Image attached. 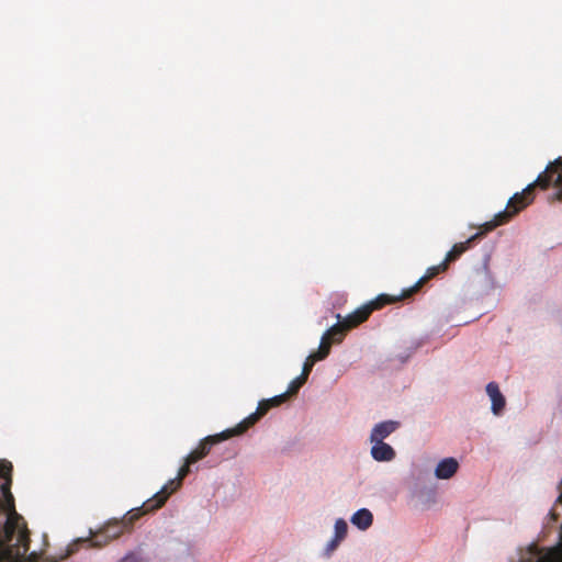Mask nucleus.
I'll use <instances>...</instances> for the list:
<instances>
[{"label":"nucleus","instance_id":"obj_1","mask_svg":"<svg viewBox=\"0 0 562 562\" xmlns=\"http://www.w3.org/2000/svg\"><path fill=\"white\" fill-rule=\"evenodd\" d=\"M7 515V519L0 529V562H57L55 559L40 557L30 550V530L27 525L15 508L0 510Z\"/></svg>","mask_w":562,"mask_h":562},{"label":"nucleus","instance_id":"obj_2","mask_svg":"<svg viewBox=\"0 0 562 562\" xmlns=\"http://www.w3.org/2000/svg\"><path fill=\"white\" fill-rule=\"evenodd\" d=\"M145 507V503L140 507L128 510L121 519L110 520L105 524L92 539L79 538L67 548V553L60 557V560L66 559L72 553L77 552L80 544H89V547H102L110 540L119 538L124 531L131 530L136 520L143 515L154 512Z\"/></svg>","mask_w":562,"mask_h":562},{"label":"nucleus","instance_id":"obj_3","mask_svg":"<svg viewBox=\"0 0 562 562\" xmlns=\"http://www.w3.org/2000/svg\"><path fill=\"white\" fill-rule=\"evenodd\" d=\"M554 173H558L554 179V183L560 184L562 182V157L550 162L546 170L538 176L535 182L528 184L521 192L515 193L508 200L506 209L503 212L509 213V221L533 201V191L536 187H540L541 189L549 188V183L551 182V178Z\"/></svg>","mask_w":562,"mask_h":562},{"label":"nucleus","instance_id":"obj_4","mask_svg":"<svg viewBox=\"0 0 562 562\" xmlns=\"http://www.w3.org/2000/svg\"><path fill=\"white\" fill-rule=\"evenodd\" d=\"M192 463L188 462V457L184 460L183 465L179 469L176 479L170 480L165 484L159 492H157L151 498L145 502V507L148 509H159L167 502L168 497L176 492L182 484L183 479L190 473V467Z\"/></svg>","mask_w":562,"mask_h":562},{"label":"nucleus","instance_id":"obj_5","mask_svg":"<svg viewBox=\"0 0 562 562\" xmlns=\"http://www.w3.org/2000/svg\"><path fill=\"white\" fill-rule=\"evenodd\" d=\"M239 435H243V432L239 431V427L236 425L234 428L226 429L220 434L205 437L203 440L200 441L199 446L187 456L188 462L195 463L202 460L210 453L211 447L213 445L220 443L223 440Z\"/></svg>","mask_w":562,"mask_h":562},{"label":"nucleus","instance_id":"obj_6","mask_svg":"<svg viewBox=\"0 0 562 562\" xmlns=\"http://www.w3.org/2000/svg\"><path fill=\"white\" fill-rule=\"evenodd\" d=\"M13 464L7 459H0V479L3 483L0 485V510H12L15 507L14 497L11 493Z\"/></svg>","mask_w":562,"mask_h":562},{"label":"nucleus","instance_id":"obj_7","mask_svg":"<svg viewBox=\"0 0 562 562\" xmlns=\"http://www.w3.org/2000/svg\"><path fill=\"white\" fill-rule=\"evenodd\" d=\"M293 394L289 393V390L280 395L273 396L269 400H262L259 402L257 411L252 414H250L248 417H246L244 420H241L237 426L239 427V431L243 434L254 426L261 417H263L268 411L272 407L279 406L282 403H284L289 396H292Z\"/></svg>","mask_w":562,"mask_h":562},{"label":"nucleus","instance_id":"obj_8","mask_svg":"<svg viewBox=\"0 0 562 562\" xmlns=\"http://www.w3.org/2000/svg\"><path fill=\"white\" fill-rule=\"evenodd\" d=\"M447 269L448 268H447L446 263H443V261L441 263L437 265V266L429 267L426 270V273L414 285L409 286L408 289L403 290V292L401 294V297L402 299H409V297H412L413 295H415L423 288V285L427 281H429L430 279L435 278L439 273L445 272Z\"/></svg>","mask_w":562,"mask_h":562},{"label":"nucleus","instance_id":"obj_9","mask_svg":"<svg viewBox=\"0 0 562 562\" xmlns=\"http://www.w3.org/2000/svg\"><path fill=\"white\" fill-rule=\"evenodd\" d=\"M316 362L317 361L314 360L311 356H308L305 359L303 368H302V373L297 378L292 380L289 384V393L290 394H296L299 392V390L305 384V382L307 381L308 375L312 372V369Z\"/></svg>","mask_w":562,"mask_h":562},{"label":"nucleus","instance_id":"obj_10","mask_svg":"<svg viewBox=\"0 0 562 562\" xmlns=\"http://www.w3.org/2000/svg\"><path fill=\"white\" fill-rule=\"evenodd\" d=\"M482 233H476L463 243H458L447 252L443 263L448 267L449 263L458 260L463 252H465L474 240L481 237Z\"/></svg>","mask_w":562,"mask_h":562},{"label":"nucleus","instance_id":"obj_11","mask_svg":"<svg viewBox=\"0 0 562 562\" xmlns=\"http://www.w3.org/2000/svg\"><path fill=\"white\" fill-rule=\"evenodd\" d=\"M400 424L394 420H385L376 424L370 435V441H383L398 428Z\"/></svg>","mask_w":562,"mask_h":562},{"label":"nucleus","instance_id":"obj_12","mask_svg":"<svg viewBox=\"0 0 562 562\" xmlns=\"http://www.w3.org/2000/svg\"><path fill=\"white\" fill-rule=\"evenodd\" d=\"M371 313L372 308H370L367 304L362 305L344 318L342 322L345 323V328L350 330L357 327L358 325L366 322Z\"/></svg>","mask_w":562,"mask_h":562},{"label":"nucleus","instance_id":"obj_13","mask_svg":"<svg viewBox=\"0 0 562 562\" xmlns=\"http://www.w3.org/2000/svg\"><path fill=\"white\" fill-rule=\"evenodd\" d=\"M373 443L371 448V456L375 461L386 462L392 461L395 458L394 449L384 441H371Z\"/></svg>","mask_w":562,"mask_h":562},{"label":"nucleus","instance_id":"obj_14","mask_svg":"<svg viewBox=\"0 0 562 562\" xmlns=\"http://www.w3.org/2000/svg\"><path fill=\"white\" fill-rule=\"evenodd\" d=\"M486 393L492 401V412L495 415H498L504 409L506 402H505V397L503 396V394L499 391L497 383L490 382L486 385Z\"/></svg>","mask_w":562,"mask_h":562},{"label":"nucleus","instance_id":"obj_15","mask_svg":"<svg viewBox=\"0 0 562 562\" xmlns=\"http://www.w3.org/2000/svg\"><path fill=\"white\" fill-rule=\"evenodd\" d=\"M459 463L454 458H446L441 460L435 471L438 479H450L458 471Z\"/></svg>","mask_w":562,"mask_h":562},{"label":"nucleus","instance_id":"obj_16","mask_svg":"<svg viewBox=\"0 0 562 562\" xmlns=\"http://www.w3.org/2000/svg\"><path fill=\"white\" fill-rule=\"evenodd\" d=\"M350 520L359 529L366 530L372 525L373 515L369 509L361 508L352 515Z\"/></svg>","mask_w":562,"mask_h":562},{"label":"nucleus","instance_id":"obj_17","mask_svg":"<svg viewBox=\"0 0 562 562\" xmlns=\"http://www.w3.org/2000/svg\"><path fill=\"white\" fill-rule=\"evenodd\" d=\"M509 222V213L508 212H499L497 213L494 218L490 222L484 223L481 226V231L479 233L481 234V237L484 236L486 233L492 232L497 226H501L503 224H506Z\"/></svg>","mask_w":562,"mask_h":562},{"label":"nucleus","instance_id":"obj_18","mask_svg":"<svg viewBox=\"0 0 562 562\" xmlns=\"http://www.w3.org/2000/svg\"><path fill=\"white\" fill-rule=\"evenodd\" d=\"M333 344H336L330 338H328L325 334L322 336L319 348L316 352L311 353L310 356L316 360L321 361L327 358L330 352V347Z\"/></svg>","mask_w":562,"mask_h":562},{"label":"nucleus","instance_id":"obj_19","mask_svg":"<svg viewBox=\"0 0 562 562\" xmlns=\"http://www.w3.org/2000/svg\"><path fill=\"white\" fill-rule=\"evenodd\" d=\"M348 329L345 328V323L342 321H339L338 324L331 326L329 329H327L324 334L330 338L333 341L339 344L342 341L345 333Z\"/></svg>","mask_w":562,"mask_h":562},{"label":"nucleus","instance_id":"obj_20","mask_svg":"<svg viewBox=\"0 0 562 562\" xmlns=\"http://www.w3.org/2000/svg\"><path fill=\"white\" fill-rule=\"evenodd\" d=\"M398 300H403L401 296L400 297H394V296H390L387 294H380L378 297H375L374 300L370 301L369 303H367V305L372 308V312L375 311V310H380L382 308L383 306L387 305V304H391V303H394Z\"/></svg>","mask_w":562,"mask_h":562},{"label":"nucleus","instance_id":"obj_21","mask_svg":"<svg viewBox=\"0 0 562 562\" xmlns=\"http://www.w3.org/2000/svg\"><path fill=\"white\" fill-rule=\"evenodd\" d=\"M348 526L344 519H337L335 522V537L336 540H342L347 535Z\"/></svg>","mask_w":562,"mask_h":562},{"label":"nucleus","instance_id":"obj_22","mask_svg":"<svg viewBox=\"0 0 562 562\" xmlns=\"http://www.w3.org/2000/svg\"><path fill=\"white\" fill-rule=\"evenodd\" d=\"M558 173H554L553 177L551 178V182L549 183V187L550 186H553L555 187L558 190L557 192L553 194V196L551 198V200H555V201H562V182L560 184H555L554 183V179L557 177Z\"/></svg>","mask_w":562,"mask_h":562},{"label":"nucleus","instance_id":"obj_23","mask_svg":"<svg viewBox=\"0 0 562 562\" xmlns=\"http://www.w3.org/2000/svg\"><path fill=\"white\" fill-rule=\"evenodd\" d=\"M339 541H340V540H336V537H335V538L329 542V544H328V549H329V550H335V548L337 547V544H338V542H339Z\"/></svg>","mask_w":562,"mask_h":562},{"label":"nucleus","instance_id":"obj_24","mask_svg":"<svg viewBox=\"0 0 562 562\" xmlns=\"http://www.w3.org/2000/svg\"><path fill=\"white\" fill-rule=\"evenodd\" d=\"M135 559L133 557H125L122 562H134Z\"/></svg>","mask_w":562,"mask_h":562}]
</instances>
